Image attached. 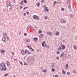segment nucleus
Returning <instances> with one entry per match:
<instances>
[{"label":"nucleus","instance_id":"aec40b11","mask_svg":"<svg viewBox=\"0 0 77 77\" xmlns=\"http://www.w3.org/2000/svg\"><path fill=\"white\" fill-rule=\"evenodd\" d=\"M57 50H59V51H61V47L60 46L59 47L57 48Z\"/></svg>","mask_w":77,"mask_h":77},{"label":"nucleus","instance_id":"412c9836","mask_svg":"<svg viewBox=\"0 0 77 77\" xmlns=\"http://www.w3.org/2000/svg\"><path fill=\"white\" fill-rule=\"evenodd\" d=\"M45 42H43V43L42 44V45L43 47H44V44H45Z\"/></svg>","mask_w":77,"mask_h":77},{"label":"nucleus","instance_id":"864d4df0","mask_svg":"<svg viewBox=\"0 0 77 77\" xmlns=\"http://www.w3.org/2000/svg\"><path fill=\"white\" fill-rule=\"evenodd\" d=\"M11 53H12V55L14 56V52H12Z\"/></svg>","mask_w":77,"mask_h":77},{"label":"nucleus","instance_id":"c756f323","mask_svg":"<svg viewBox=\"0 0 77 77\" xmlns=\"http://www.w3.org/2000/svg\"><path fill=\"white\" fill-rule=\"evenodd\" d=\"M42 71L44 72H47V70H46L45 69L44 70H42Z\"/></svg>","mask_w":77,"mask_h":77},{"label":"nucleus","instance_id":"0e129e2a","mask_svg":"<svg viewBox=\"0 0 77 77\" xmlns=\"http://www.w3.org/2000/svg\"><path fill=\"white\" fill-rule=\"evenodd\" d=\"M45 46H46V47H47V45H46V44L44 45V47H45Z\"/></svg>","mask_w":77,"mask_h":77},{"label":"nucleus","instance_id":"2f4dec72","mask_svg":"<svg viewBox=\"0 0 77 77\" xmlns=\"http://www.w3.org/2000/svg\"><path fill=\"white\" fill-rule=\"evenodd\" d=\"M27 47L28 48H29V49H30V50H31V48H32L30 47V46H28Z\"/></svg>","mask_w":77,"mask_h":77},{"label":"nucleus","instance_id":"69168bd1","mask_svg":"<svg viewBox=\"0 0 77 77\" xmlns=\"http://www.w3.org/2000/svg\"><path fill=\"white\" fill-rule=\"evenodd\" d=\"M14 60H17V59H14Z\"/></svg>","mask_w":77,"mask_h":77},{"label":"nucleus","instance_id":"39448f33","mask_svg":"<svg viewBox=\"0 0 77 77\" xmlns=\"http://www.w3.org/2000/svg\"><path fill=\"white\" fill-rule=\"evenodd\" d=\"M7 5L8 7L10 6H11V2H7Z\"/></svg>","mask_w":77,"mask_h":77},{"label":"nucleus","instance_id":"dca6fc26","mask_svg":"<svg viewBox=\"0 0 77 77\" xmlns=\"http://www.w3.org/2000/svg\"><path fill=\"white\" fill-rule=\"evenodd\" d=\"M65 67L66 68V69H68V65L66 64L65 66Z\"/></svg>","mask_w":77,"mask_h":77},{"label":"nucleus","instance_id":"338daca9","mask_svg":"<svg viewBox=\"0 0 77 77\" xmlns=\"http://www.w3.org/2000/svg\"><path fill=\"white\" fill-rule=\"evenodd\" d=\"M9 9H10V10H11V9H12V8H10Z\"/></svg>","mask_w":77,"mask_h":77},{"label":"nucleus","instance_id":"49530a36","mask_svg":"<svg viewBox=\"0 0 77 77\" xmlns=\"http://www.w3.org/2000/svg\"><path fill=\"white\" fill-rule=\"evenodd\" d=\"M75 38L76 40H77V36H75Z\"/></svg>","mask_w":77,"mask_h":77},{"label":"nucleus","instance_id":"f8f14e48","mask_svg":"<svg viewBox=\"0 0 77 77\" xmlns=\"http://www.w3.org/2000/svg\"><path fill=\"white\" fill-rule=\"evenodd\" d=\"M7 65L8 66H9V65H10V63L9 61H7Z\"/></svg>","mask_w":77,"mask_h":77},{"label":"nucleus","instance_id":"ea45409f","mask_svg":"<svg viewBox=\"0 0 77 77\" xmlns=\"http://www.w3.org/2000/svg\"><path fill=\"white\" fill-rule=\"evenodd\" d=\"M73 73H75V74H76V73H77V72H76V71L75 70H74L73 71Z\"/></svg>","mask_w":77,"mask_h":77},{"label":"nucleus","instance_id":"a19ab883","mask_svg":"<svg viewBox=\"0 0 77 77\" xmlns=\"http://www.w3.org/2000/svg\"><path fill=\"white\" fill-rule=\"evenodd\" d=\"M74 48V49H75V48H77V47L76 46H73Z\"/></svg>","mask_w":77,"mask_h":77},{"label":"nucleus","instance_id":"680f3d73","mask_svg":"<svg viewBox=\"0 0 77 77\" xmlns=\"http://www.w3.org/2000/svg\"><path fill=\"white\" fill-rule=\"evenodd\" d=\"M59 3V2H57L56 1V2H55V3H56V4L57 3Z\"/></svg>","mask_w":77,"mask_h":77},{"label":"nucleus","instance_id":"13d9d810","mask_svg":"<svg viewBox=\"0 0 77 77\" xmlns=\"http://www.w3.org/2000/svg\"><path fill=\"white\" fill-rule=\"evenodd\" d=\"M42 3H44V1L43 0H42Z\"/></svg>","mask_w":77,"mask_h":77},{"label":"nucleus","instance_id":"f257e3e1","mask_svg":"<svg viewBox=\"0 0 77 77\" xmlns=\"http://www.w3.org/2000/svg\"><path fill=\"white\" fill-rule=\"evenodd\" d=\"M7 70V68H6V65L4 63L3 66L2 67V69H1V71H6Z\"/></svg>","mask_w":77,"mask_h":77},{"label":"nucleus","instance_id":"603ef678","mask_svg":"<svg viewBox=\"0 0 77 77\" xmlns=\"http://www.w3.org/2000/svg\"><path fill=\"white\" fill-rule=\"evenodd\" d=\"M24 65H27V63H24Z\"/></svg>","mask_w":77,"mask_h":77},{"label":"nucleus","instance_id":"37998d69","mask_svg":"<svg viewBox=\"0 0 77 77\" xmlns=\"http://www.w3.org/2000/svg\"><path fill=\"white\" fill-rule=\"evenodd\" d=\"M26 41H27V42H29L30 41V40L29 39V41L28 40H26Z\"/></svg>","mask_w":77,"mask_h":77},{"label":"nucleus","instance_id":"4468645a","mask_svg":"<svg viewBox=\"0 0 77 77\" xmlns=\"http://www.w3.org/2000/svg\"><path fill=\"white\" fill-rule=\"evenodd\" d=\"M1 53L3 54V53H4V52H5V50H3V49H2V50L1 51Z\"/></svg>","mask_w":77,"mask_h":77},{"label":"nucleus","instance_id":"f03ea898","mask_svg":"<svg viewBox=\"0 0 77 77\" xmlns=\"http://www.w3.org/2000/svg\"><path fill=\"white\" fill-rule=\"evenodd\" d=\"M32 17L33 18V19L34 20H37V21L40 20V19H39V17L38 16L34 15L32 16Z\"/></svg>","mask_w":77,"mask_h":77},{"label":"nucleus","instance_id":"6e6552de","mask_svg":"<svg viewBox=\"0 0 77 77\" xmlns=\"http://www.w3.org/2000/svg\"><path fill=\"white\" fill-rule=\"evenodd\" d=\"M3 37H4V38H5V37L7 38V34L6 33H5L3 34Z\"/></svg>","mask_w":77,"mask_h":77},{"label":"nucleus","instance_id":"4c0bfd02","mask_svg":"<svg viewBox=\"0 0 77 77\" xmlns=\"http://www.w3.org/2000/svg\"><path fill=\"white\" fill-rule=\"evenodd\" d=\"M68 8L69 9V10H71V6H68Z\"/></svg>","mask_w":77,"mask_h":77},{"label":"nucleus","instance_id":"7ed1b4c3","mask_svg":"<svg viewBox=\"0 0 77 77\" xmlns=\"http://www.w3.org/2000/svg\"><path fill=\"white\" fill-rule=\"evenodd\" d=\"M29 60L31 64H33V63H34V60H34V58H33V57H32L29 59Z\"/></svg>","mask_w":77,"mask_h":77},{"label":"nucleus","instance_id":"473e14b6","mask_svg":"<svg viewBox=\"0 0 77 77\" xmlns=\"http://www.w3.org/2000/svg\"><path fill=\"white\" fill-rule=\"evenodd\" d=\"M19 62L21 65H23V63L21 61H20Z\"/></svg>","mask_w":77,"mask_h":77},{"label":"nucleus","instance_id":"e2e57ef3","mask_svg":"<svg viewBox=\"0 0 77 77\" xmlns=\"http://www.w3.org/2000/svg\"><path fill=\"white\" fill-rule=\"evenodd\" d=\"M25 8L26 9H27V8H28V7H25Z\"/></svg>","mask_w":77,"mask_h":77},{"label":"nucleus","instance_id":"b1692460","mask_svg":"<svg viewBox=\"0 0 77 77\" xmlns=\"http://www.w3.org/2000/svg\"><path fill=\"white\" fill-rule=\"evenodd\" d=\"M36 5H37L38 7H39V5H40V3H36Z\"/></svg>","mask_w":77,"mask_h":77},{"label":"nucleus","instance_id":"7c9ffc66","mask_svg":"<svg viewBox=\"0 0 77 77\" xmlns=\"http://www.w3.org/2000/svg\"><path fill=\"white\" fill-rule=\"evenodd\" d=\"M55 71V69H54L52 68V72H54Z\"/></svg>","mask_w":77,"mask_h":77},{"label":"nucleus","instance_id":"20e7f679","mask_svg":"<svg viewBox=\"0 0 77 77\" xmlns=\"http://www.w3.org/2000/svg\"><path fill=\"white\" fill-rule=\"evenodd\" d=\"M60 23H62V24H64V23H66V21L64 19H62L60 21Z\"/></svg>","mask_w":77,"mask_h":77},{"label":"nucleus","instance_id":"f3484780","mask_svg":"<svg viewBox=\"0 0 77 77\" xmlns=\"http://www.w3.org/2000/svg\"><path fill=\"white\" fill-rule=\"evenodd\" d=\"M33 39H34V41H38V38H34Z\"/></svg>","mask_w":77,"mask_h":77},{"label":"nucleus","instance_id":"8fccbe9b","mask_svg":"<svg viewBox=\"0 0 77 77\" xmlns=\"http://www.w3.org/2000/svg\"><path fill=\"white\" fill-rule=\"evenodd\" d=\"M26 13L27 15H29V12H27Z\"/></svg>","mask_w":77,"mask_h":77},{"label":"nucleus","instance_id":"cd10ccee","mask_svg":"<svg viewBox=\"0 0 77 77\" xmlns=\"http://www.w3.org/2000/svg\"><path fill=\"white\" fill-rule=\"evenodd\" d=\"M8 74H9V73H6V74H5L4 75V76L6 77V76H8Z\"/></svg>","mask_w":77,"mask_h":77},{"label":"nucleus","instance_id":"774afa93","mask_svg":"<svg viewBox=\"0 0 77 77\" xmlns=\"http://www.w3.org/2000/svg\"><path fill=\"white\" fill-rule=\"evenodd\" d=\"M14 77H16V76L15 75H14V76H13Z\"/></svg>","mask_w":77,"mask_h":77},{"label":"nucleus","instance_id":"c85d7f7f","mask_svg":"<svg viewBox=\"0 0 77 77\" xmlns=\"http://www.w3.org/2000/svg\"><path fill=\"white\" fill-rule=\"evenodd\" d=\"M56 1H54V3H53V6H55V5H56Z\"/></svg>","mask_w":77,"mask_h":77},{"label":"nucleus","instance_id":"1a4fd4ad","mask_svg":"<svg viewBox=\"0 0 77 77\" xmlns=\"http://www.w3.org/2000/svg\"><path fill=\"white\" fill-rule=\"evenodd\" d=\"M32 26L31 25H29L28 26V27L27 28L26 30H28L30 28H32Z\"/></svg>","mask_w":77,"mask_h":77},{"label":"nucleus","instance_id":"393cba45","mask_svg":"<svg viewBox=\"0 0 77 77\" xmlns=\"http://www.w3.org/2000/svg\"><path fill=\"white\" fill-rule=\"evenodd\" d=\"M45 10L46 11H47V12H48V11H49V10L48 9V7H46V8Z\"/></svg>","mask_w":77,"mask_h":77},{"label":"nucleus","instance_id":"ddd939ff","mask_svg":"<svg viewBox=\"0 0 77 77\" xmlns=\"http://www.w3.org/2000/svg\"><path fill=\"white\" fill-rule=\"evenodd\" d=\"M55 35L56 36H58V35H59V32L58 31H57L55 33Z\"/></svg>","mask_w":77,"mask_h":77},{"label":"nucleus","instance_id":"79ce46f5","mask_svg":"<svg viewBox=\"0 0 77 77\" xmlns=\"http://www.w3.org/2000/svg\"><path fill=\"white\" fill-rule=\"evenodd\" d=\"M24 2L25 3H27V1H26V0H24Z\"/></svg>","mask_w":77,"mask_h":77},{"label":"nucleus","instance_id":"72a5a7b5","mask_svg":"<svg viewBox=\"0 0 77 77\" xmlns=\"http://www.w3.org/2000/svg\"><path fill=\"white\" fill-rule=\"evenodd\" d=\"M67 74H68V75H70V72H67Z\"/></svg>","mask_w":77,"mask_h":77},{"label":"nucleus","instance_id":"e433bc0d","mask_svg":"<svg viewBox=\"0 0 77 77\" xmlns=\"http://www.w3.org/2000/svg\"><path fill=\"white\" fill-rule=\"evenodd\" d=\"M42 33V31L41 30L38 31V33Z\"/></svg>","mask_w":77,"mask_h":77},{"label":"nucleus","instance_id":"423d86ee","mask_svg":"<svg viewBox=\"0 0 77 77\" xmlns=\"http://www.w3.org/2000/svg\"><path fill=\"white\" fill-rule=\"evenodd\" d=\"M61 47H62L61 49H62V50H64V49H65V45H61Z\"/></svg>","mask_w":77,"mask_h":77},{"label":"nucleus","instance_id":"a878e982","mask_svg":"<svg viewBox=\"0 0 77 77\" xmlns=\"http://www.w3.org/2000/svg\"><path fill=\"white\" fill-rule=\"evenodd\" d=\"M60 51L59 50H58L57 51V54H60V52H59V51Z\"/></svg>","mask_w":77,"mask_h":77},{"label":"nucleus","instance_id":"c03bdc74","mask_svg":"<svg viewBox=\"0 0 77 77\" xmlns=\"http://www.w3.org/2000/svg\"><path fill=\"white\" fill-rule=\"evenodd\" d=\"M31 51H33V52L34 51V49H33L32 48H31Z\"/></svg>","mask_w":77,"mask_h":77},{"label":"nucleus","instance_id":"de8ad7c7","mask_svg":"<svg viewBox=\"0 0 77 77\" xmlns=\"http://www.w3.org/2000/svg\"><path fill=\"white\" fill-rule=\"evenodd\" d=\"M55 77H59V75H56L55 76Z\"/></svg>","mask_w":77,"mask_h":77},{"label":"nucleus","instance_id":"052dcab7","mask_svg":"<svg viewBox=\"0 0 77 77\" xmlns=\"http://www.w3.org/2000/svg\"><path fill=\"white\" fill-rule=\"evenodd\" d=\"M24 10H26V8L25 7L23 9V10L24 11Z\"/></svg>","mask_w":77,"mask_h":77},{"label":"nucleus","instance_id":"6e6d98bb","mask_svg":"<svg viewBox=\"0 0 77 77\" xmlns=\"http://www.w3.org/2000/svg\"><path fill=\"white\" fill-rule=\"evenodd\" d=\"M22 8H23V7L21 6L20 7V9H22Z\"/></svg>","mask_w":77,"mask_h":77},{"label":"nucleus","instance_id":"0eeeda50","mask_svg":"<svg viewBox=\"0 0 77 77\" xmlns=\"http://www.w3.org/2000/svg\"><path fill=\"white\" fill-rule=\"evenodd\" d=\"M51 67H54L56 66V64L54 63H52L51 64Z\"/></svg>","mask_w":77,"mask_h":77},{"label":"nucleus","instance_id":"a211bd4d","mask_svg":"<svg viewBox=\"0 0 77 77\" xmlns=\"http://www.w3.org/2000/svg\"><path fill=\"white\" fill-rule=\"evenodd\" d=\"M20 5H24V3H23V1H22L20 2Z\"/></svg>","mask_w":77,"mask_h":77},{"label":"nucleus","instance_id":"6ab92c4d","mask_svg":"<svg viewBox=\"0 0 77 77\" xmlns=\"http://www.w3.org/2000/svg\"><path fill=\"white\" fill-rule=\"evenodd\" d=\"M64 54L65 53H64V52H63L61 55H60V57H62L64 55Z\"/></svg>","mask_w":77,"mask_h":77},{"label":"nucleus","instance_id":"5fc2aeb1","mask_svg":"<svg viewBox=\"0 0 77 77\" xmlns=\"http://www.w3.org/2000/svg\"><path fill=\"white\" fill-rule=\"evenodd\" d=\"M56 58L58 60H59V57H56Z\"/></svg>","mask_w":77,"mask_h":77},{"label":"nucleus","instance_id":"4d7b16f0","mask_svg":"<svg viewBox=\"0 0 77 77\" xmlns=\"http://www.w3.org/2000/svg\"><path fill=\"white\" fill-rule=\"evenodd\" d=\"M23 52H24V50H21V53H23Z\"/></svg>","mask_w":77,"mask_h":77},{"label":"nucleus","instance_id":"9b49d317","mask_svg":"<svg viewBox=\"0 0 77 77\" xmlns=\"http://www.w3.org/2000/svg\"><path fill=\"white\" fill-rule=\"evenodd\" d=\"M3 42H5L6 41V38L5 37L2 38Z\"/></svg>","mask_w":77,"mask_h":77},{"label":"nucleus","instance_id":"09e8293b","mask_svg":"<svg viewBox=\"0 0 77 77\" xmlns=\"http://www.w3.org/2000/svg\"><path fill=\"white\" fill-rule=\"evenodd\" d=\"M2 63H1V64H0V68H1V67H2Z\"/></svg>","mask_w":77,"mask_h":77},{"label":"nucleus","instance_id":"9d476101","mask_svg":"<svg viewBox=\"0 0 77 77\" xmlns=\"http://www.w3.org/2000/svg\"><path fill=\"white\" fill-rule=\"evenodd\" d=\"M47 34H48V35H50V36L52 35L51 32L48 31L47 32Z\"/></svg>","mask_w":77,"mask_h":77},{"label":"nucleus","instance_id":"58836bf2","mask_svg":"<svg viewBox=\"0 0 77 77\" xmlns=\"http://www.w3.org/2000/svg\"><path fill=\"white\" fill-rule=\"evenodd\" d=\"M24 36H27V33H24Z\"/></svg>","mask_w":77,"mask_h":77},{"label":"nucleus","instance_id":"4be33fe9","mask_svg":"<svg viewBox=\"0 0 77 77\" xmlns=\"http://www.w3.org/2000/svg\"><path fill=\"white\" fill-rule=\"evenodd\" d=\"M6 38H7V41L9 42V41H10V39H9V37H7Z\"/></svg>","mask_w":77,"mask_h":77},{"label":"nucleus","instance_id":"bb28decb","mask_svg":"<svg viewBox=\"0 0 77 77\" xmlns=\"http://www.w3.org/2000/svg\"><path fill=\"white\" fill-rule=\"evenodd\" d=\"M62 73L63 74L65 75V74L66 73V72H65V71L63 70H62Z\"/></svg>","mask_w":77,"mask_h":77},{"label":"nucleus","instance_id":"c9c22d12","mask_svg":"<svg viewBox=\"0 0 77 77\" xmlns=\"http://www.w3.org/2000/svg\"><path fill=\"white\" fill-rule=\"evenodd\" d=\"M32 54V53L30 52V51H28V54Z\"/></svg>","mask_w":77,"mask_h":77},{"label":"nucleus","instance_id":"f704fd0d","mask_svg":"<svg viewBox=\"0 0 77 77\" xmlns=\"http://www.w3.org/2000/svg\"><path fill=\"white\" fill-rule=\"evenodd\" d=\"M44 18L45 19V20H47V18H48L47 16H45Z\"/></svg>","mask_w":77,"mask_h":77},{"label":"nucleus","instance_id":"bf43d9fd","mask_svg":"<svg viewBox=\"0 0 77 77\" xmlns=\"http://www.w3.org/2000/svg\"><path fill=\"white\" fill-rule=\"evenodd\" d=\"M26 13H25L23 14L24 16H26Z\"/></svg>","mask_w":77,"mask_h":77},{"label":"nucleus","instance_id":"5701e85b","mask_svg":"<svg viewBox=\"0 0 77 77\" xmlns=\"http://www.w3.org/2000/svg\"><path fill=\"white\" fill-rule=\"evenodd\" d=\"M29 53V51H28L27 50H25V54H28V53Z\"/></svg>","mask_w":77,"mask_h":77},{"label":"nucleus","instance_id":"2eb2a0df","mask_svg":"<svg viewBox=\"0 0 77 77\" xmlns=\"http://www.w3.org/2000/svg\"><path fill=\"white\" fill-rule=\"evenodd\" d=\"M43 36H44V35L43 34H41L40 35H39V38H42Z\"/></svg>","mask_w":77,"mask_h":77},{"label":"nucleus","instance_id":"a18cd8bd","mask_svg":"<svg viewBox=\"0 0 77 77\" xmlns=\"http://www.w3.org/2000/svg\"><path fill=\"white\" fill-rule=\"evenodd\" d=\"M61 11H63L65 10V9L64 8H62L61 9Z\"/></svg>","mask_w":77,"mask_h":77},{"label":"nucleus","instance_id":"3c124183","mask_svg":"<svg viewBox=\"0 0 77 77\" xmlns=\"http://www.w3.org/2000/svg\"><path fill=\"white\" fill-rule=\"evenodd\" d=\"M67 3H69V0H68L67 1Z\"/></svg>","mask_w":77,"mask_h":77}]
</instances>
